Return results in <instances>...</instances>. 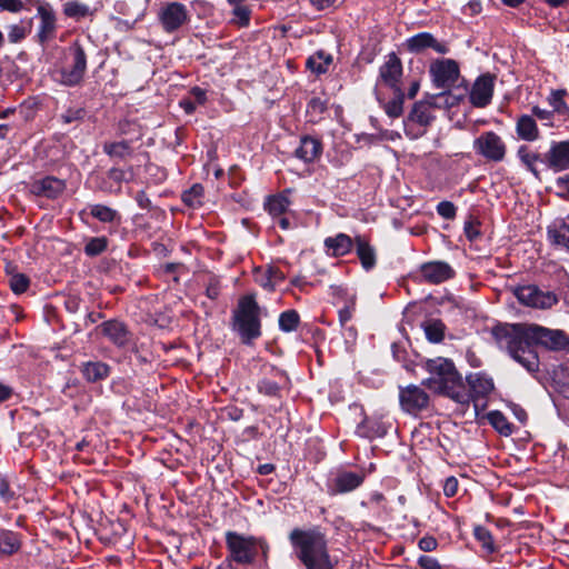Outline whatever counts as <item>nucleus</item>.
<instances>
[{"instance_id":"f257e3e1","label":"nucleus","mask_w":569,"mask_h":569,"mask_svg":"<svg viewBox=\"0 0 569 569\" xmlns=\"http://www.w3.org/2000/svg\"><path fill=\"white\" fill-rule=\"evenodd\" d=\"M500 349L506 350L510 357L527 371L536 372L539 359L530 342H535L550 350H569V337L561 330L548 329L538 325L498 326L492 330Z\"/></svg>"},{"instance_id":"f03ea898","label":"nucleus","mask_w":569,"mask_h":569,"mask_svg":"<svg viewBox=\"0 0 569 569\" xmlns=\"http://www.w3.org/2000/svg\"><path fill=\"white\" fill-rule=\"evenodd\" d=\"M297 558L307 569H335L326 535L317 527L293 529L289 535Z\"/></svg>"},{"instance_id":"7ed1b4c3","label":"nucleus","mask_w":569,"mask_h":569,"mask_svg":"<svg viewBox=\"0 0 569 569\" xmlns=\"http://www.w3.org/2000/svg\"><path fill=\"white\" fill-rule=\"evenodd\" d=\"M226 545L229 551L228 558L240 565H251L260 547L264 552L267 543L253 536H244L236 531L226 532Z\"/></svg>"},{"instance_id":"20e7f679","label":"nucleus","mask_w":569,"mask_h":569,"mask_svg":"<svg viewBox=\"0 0 569 569\" xmlns=\"http://www.w3.org/2000/svg\"><path fill=\"white\" fill-rule=\"evenodd\" d=\"M236 326L246 343L261 335L258 306L251 297H243L239 301Z\"/></svg>"},{"instance_id":"39448f33","label":"nucleus","mask_w":569,"mask_h":569,"mask_svg":"<svg viewBox=\"0 0 569 569\" xmlns=\"http://www.w3.org/2000/svg\"><path fill=\"white\" fill-rule=\"evenodd\" d=\"M86 69L87 57L84 50L78 42H74L68 49L64 64L57 71L58 80L64 86H77L82 80Z\"/></svg>"},{"instance_id":"423d86ee","label":"nucleus","mask_w":569,"mask_h":569,"mask_svg":"<svg viewBox=\"0 0 569 569\" xmlns=\"http://www.w3.org/2000/svg\"><path fill=\"white\" fill-rule=\"evenodd\" d=\"M426 368L431 375L428 379L429 383L437 385L436 388L440 391L453 388L461 379L453 363L445 358L428 360Z\"/></svg>"},{"instance_id":"0eeeda50","label":"nucleus","mask_w":569,"mask_h":569,"mask_svg":"<svg viewBox=\"0 0 569 569\" xmlns=\"http://www.w3.org/2000/svg\"><path fill=\"white\" fill-rule=\"evenodd\" d=\"M512 291L521 305L530 308L549 309L559 301L555 292L545 291L536 284L519 286Z\"/></svg>"},{"instance_id":"6e6552de","label":"nucleus","mask_w":569,"mask_h":569,"mask_svg":"<svg viewBox=\"0 0 569 569\" xmlns=\"http://www.w3.org/2000/svg\"><path fill=\"white\" fill-rule=\"evenodd\" d=\"M473 149L478 154L493 162L502 161L507 151L503 140L493 131L482 132L476 138Z\"/></svg>"},{"instance_id":"1a4fd4ad","label":"nucleus","mask_w":569,"mask_h":569,"mask_svg":"<svg viewBox=\"0 0 569 569\" xmlns=\"http://www.w3.org/2000/svg\"><path fill=\"white\" fill-rule=\"evenodd\" d=\"M467 382L476 411L485 409L487 406L486 398L495 388L492 379L483 372H475L467 376Z\"/></svg>"},{"instance_id":"9d476101","label":"nucleus","mask_w":569,"mask_h":569,"mask_svg":"<svg viewBox=\"0 0 569 569\" xmlns=\"http://www.w3.org/2000/svg\"><path fill=\"white\" fill-rule=\"evenodd\" d=\"M430 74L437 88H448L456 83L460 71L452 59L436 60L430 64Z\"/></svg>"},{"instance_id":"9b49d317","label":"nucleus","mask_w":569,"mask_h":569,"mask_svg":"<svg viewBox=\"0 0 569 569\" xmlns=\"http://www.w3.org/2000/svg\"><path fill=\"white\" fill-rule=\"evenodd\" d=\"M158 17L163 30L173 32L188 21L189 14L183 3L169 2L160 9Z\"/></svg>"},{"instance_id":"f8f14e48","label":"nucleus","mask_w":569,"mask_h":569,"mask_svg":"<svg viewBox=\"0 0 569 569\" xmlns=\"http://www.w3.org/2000/svg\"><path fill=\"white\" fill-rule=\"evenodd\" d=\"M399 401L403 411L416 415L427 408L429 396L420 387L410 385L406 388H400Z\"/></svg>"},{"instance_id":"ddd939ff","label":"nucleus","mask_w":569,"mask_h":569,"mask_svg":"<svg viewBox=\"0 0 569 569\" xmlns=\"http://www.w3.org/2000/svg\"><path fill=\"white\" fill-rule=\"evenodd\" d=\"M495 80V76L490 73L481 74L476 79L469 92V100L473 107L485 108L491 102Z\"/></svg>"},{"instance_id":"4468645a","label":"nucleus","mask_w":569,"mask_h":569,"mask_svg":"<svg viewBox=\"0 0 569 569\" xmlns=\"http://www.w3.org/2000/svg\"><path fill=\"white\" fill-rule=\"evenodd\" d=\"M29 190L37 197L57 199L66 190V182L56 177H44L30 183Z\"/></svg>"},{"instance_id":"2eb2a0df","label":"nucleus","mask_w":569,"mask_h":569,"mask_svg":"<svg viewBox=\"0 0 569 569\" xmlns=\"http://www.w3.org/2000/svg\"><path fill=\"white\" fill-rule=\"evenodd\" d=\"M363 480L362 472L340 471L329 483L328 490L331 495L347 493L360 487Z\"/></svg>"},{"instance_id":"dca6fc26","label":"nucleus","mask_w":569,"mask_h":569,"mask_svg":"<svg viewBox=\"0 0 569 569\" xmlns=\"http://www.w3.org/2000/svg\"><path fill=\"white\" fill-rule=\"evenodd\" d=\"M402 76V63L395 52L387 56L385 63L380 67V80L392 90H401L399 87Z\"/></svg>"},{"instance_id":"f3484780","label":"nucleus","mask_w":569,"mask_h":569,"mask_svg":"<svg viewBox=\"0 0 569 569\" xmlns=\"http://www.w3.org/2000/svg\"><path fill=\"white\" fill-rule=\"evenodd\" d=\"M99 328L102 335L119 348L127 347L131 343L132 336L126 325L118 320H108L102 322Z\"/></svg>"},{"instance_id":"a211bd4d","label":"nucleus","mask_w":569,"mask_h":569,"mask_svg":"<svg viewBox=\"0 0 569 569\" xmlns=\"http://www.w3.org/2000/svg\"><path fill=\"white\" fill-rule=\"evenodd\" d=\"M420 273L427 282L438 284L451 279L455 276V270L447 262L431 261L420 267Z\"/></svg>"},{"instance_id":"6ab92c4d","label":"nucleus","mask_w":569,"mask_h":569,"mask_svg":"<svg viewBox=\"0 0 569 569\" xmlns=\"http://www.w3.org/2000/svg\"><path fill=\"white\" fill-rule=\"evenodd\" d=\"M406 47L410 52L419 53L425 49L432 48L436 52L446 54L449 51L447 44L437 41L429 32H420L406 40Z\"/></svg>"},{"instance_id":"aec40b11","label":"nucleus","mask_w":569,"mask_h":569,"mask_svg":"<svg viewBox=\"0 0 569 569\" xmlns=\"http://www.w3.org/2000/svg\"><path fill=\"white\" fill-rule=\"evenodd\" d=\"M546 162L553 171L569 169V140L555 142L546 153Z\"/></svg>"},{"instance_id":"412c9836","label":"nucleus","mask_w":569,"mask_h":569,"mask_svg":"<svg viewBox=\"0 0 569 569\" xmlns=\"http://www.w3.org/2000/svg\"><path fill=\"white\" fill-rule=\"evenodd\" d=\"M547 233L552 244L569 251V217L553 220L548 226Z\"/></svg>"},{"instance_id":"4be33fe9","label":"nucleus","mask_w":569,"mask_h":569,"mask_svg":"<svg viewBox=\"0 0 569 569\" xmlns=\"http://www.w3.org/2000/svg\"><path fill=\"white\" fill-rule=\"evenodd\" d=\"M432 119L433 114L429 103L422 101L415 103L413 109L405 122L407 133L410 134V129L415 124L426 128L430 124Z\"/></svg>"},{"instance_id":"5701e85b","label":"nucleus","mask_w":569,"mask_h":569,"mask_svg":"<svg viewBox=\"0 0 569 569\" xmlns=\"http://www.w3.org/2000/svg\"><path fill=\"white\" fill-rule=\"evenodd\" d=\"M322 152V143L319 139L305 136L300 140L299 147L296 149L295 154L303 162H312L320 157Z\"/></svg>"},{"instance_id":"b1692460","label":"nucleus","mask_w":569,"mask_h":569,"mask_svg":"<svg viewBox=\"0 0 569 569\" xmlns=\"http://www.w3.org/2000/svg\"><path fill=\"white\" fill-rule=\"evenodd\" d=\"M289 379L281 370H273V379L263 378L258 382V390L269 397H278L282 388L288 386Z\"/></svg>"},{"instance_id":"393cba45","label":"nucleus","mask_w":569,"mask_h":569,"mask_svg":"<svg viewBox=\"0 0 569 569\" xmlns=\"http://www.w3.org/2000/svg\"><path fill=\"white\" fill-rule=\"evenodd\" d=\"M327 252L333 257H341L349 253L353 247L352 239L346 233H338L335 237L325 239Z\"/></svg>"},{"instance_id":"a878e982","label":"nucleus","mask_w":569,"mask_h":569,"mask_svg":"<svg viewBox=\"0 0 569 569\" xmlns=\"http://www.w3.org/2000/svg\"><path fill=\"white\" fill-rule=\"evenodd\" d=\"M516 132L521 140L535 141L539 138V130L532 116L522 114L516 123Z\"/></svg>"},{"instance_id":"bb28decb","label":"nucleus","mask_w":569,"mask_h":569,"mask_svg":"<svg viewBox=\"0 0 569 569\" xmlns=\"http://www.w3.org/2000/svg\"><path fill=\"white\" fill-rule=\"evenodd\" d=\"M356 433L363 438H379L387 433V427L383 422L372 418H365L356 429Z\"/></svg>"},{"instance_id":"cd10ccee","label":"nucleus","mask_w":569,"mask_h":569,"mask_svg":"<svg viewBox=\"0 0 569 569\" xmlns=\"http://www.w3.org/2000/svg\"><path fill=\"white\" fill-rule=\"evenodd\" d=\"M356 252L360 259L361 266L366 270H370L376 264V252L369 242L362 237H356Z\"/></svg>"},{"instance_id":"c85d7f7f","label":"nucleus","mask_w":569,"mask_h":569,"mask_svg":"<svg viewBox=\"0 0 569 569\" xmlns=\"http://www.w3.org/2000/svg\"><path fill=\"white\" fill-rule=\"evenodd\" d=\"M38 13L41 19V23H40L39 31H38V37L41 42H44L52 36V33L56 29V17H54V13L50 9H48L43 6H40L38 8Z\"/></svg>"},{"instance_id":"c756f323","label":"nucleus","mask_w":569,"mask_h":569,"mask_svg":"<svg viewBox=\"0 0 569 569\" xmlns=\"http://www.w3.org/2000/svg\"><path fill=\"white\" fill-rule=\"evenodd\" d=\"M81 371L88 381L96 382L109 376V366L101 361H89L83 365Z\"/></svg>"},{"instance_id":"7c9ffc66","label":"nucleus","mask_w":569,"mask_h":569,"mask_svg":"<svg viewBox=\"0 0 569 569\" xmlns=\"http://www.w3.org/2000/svg\"><path fill=\"white\" fill-rule=\"evenodd\" d=\"M332 63V56L322 50L317 51L307 60V67L317 74L326 73Z\"/></svg>"},{"instance_id":"2f4dec72","label":"nucleus","mask_w":569,"mask_h":569,"mask_svg":"<svg viewBox=\"0 0 569 569\" xmlns=\"http://www.w3.org/2000/svg\"><path fill=\"white\" fill-rule=\"evenodd\" d=\"M517 156L521 163L536 177H538V170L536 168L537 162L541 161L540 154L532 151L528 146H520L517 151Z\"/></svg>"},{"instance_id":"473e14b6","label":"nucleus","mask_w":569,"mask_h":569,"mask_svg":"<svg viewBox=\"0 0 569 569\" xmlns=\"http://www.w3.org/2000/svg\"><path fill=\"white\" fill-rule=\"evenodd\" d=\"M488 421L490 425L502 436H510L512 433V426L506 418V416L498 411L493 410L487 415Z\"/></svg>"},{"instance_id":"72a5a7b5","label":"nucleus","mask_w":569,"mask_h":569,"mask_svg":"<svg viewBox=\"0 0 569 569\" xmlns=\"http://www.w3.org/2000/svg\"><path fill=\"white\" fill-rule=\"evenodd\" d=\"M20 548V541L17 533L12 531H2L0 533V553L12 555Z\"/></svg>"},{"instance_id":"f704fd0d","label":"nucleus","mask_w":569,"mask_h":569,"mask_svg":"<svg viewBox=\"0 0 569 569\" xmlns=\"http://www.w3.org/2000/svg\"><path fill=\"white\" fill-rule=\"evenodd\" d=\"M63 13L69 17L77 20H80L91 13L90 8L78 1V0H71L64 3L63 6Z\"/></svg>"},{"instance_id":"c9c22d12","label":"nucleus","mask_w":569,"mask_h":569,"mask_svg":"<svg viewBox=\"0 0 569 569\" xmlns=\"http://www.w3.org/2000/svg\"><path fill=\"white\" fill-rule=\"evenodd\" d=\"M103 151L111 158L124 159L132 153L128 141L104 143Z\"/></svg>"},{"instance_id":"e433bc0d","label":"nucleus","mask_w":569,"mask_h":569,"mask_svg":"<svg viewBox=\"0 0 569 569\" xmlns=\"http://www.w3.org/2000/svg\"><path fill=\"white\" fill-rule=\"evenodd\" d=\"M423 331L430 342L438 343L443 339L445 325L439 320H430L423 325Z\"/></svg>"},{"instance_id":"4c0bfd02","label":"nucleus","mask_w":569,"mask_h":569,"mask_svg":"<svg viewBox=\"0 0 569 569\" xmlns=\"http://www.w3.org/2000/svg\"><path fill=\"white\" fill-rule=\"evenodd\" d=\"M290 201L286 194H278L268 198L266 202V207L270 214L280 216L289 207Z\"/></svg>"},{"instance_id":"58836bf2","label":"nucleus","mask_w":569,"mask_h":569,"mask_svg":"<svg viewBox=\"0 0 569 569\" xmlns=\"http://www.w3.org/2000/svg\"><path fill=\"white\" fill-rule=\"evenodd\" d=\"M203 193V187L199 183H196L189 190L182 193V200L187 206L197 208L202 203Z\"/></svg>"},{"instance_id":"ea45409f","label":"nucleus","mask_w":569,"mask_h":569,"mask_svg":"<svg viewBox=\"0 0 569 569\" xmlns=\"http://www.w3.org/2000/svg\"><path fill=\"white\" fill-rule=\"evenodd\" d=\"M90 213L101 222H112L119 218L118 212L114 209L103 204L90 206Z\"/></svg>"},{"instance_id":"a19ab883","label":"nucleus","mask_w":569,"mask_h":569,"mask_svg":"<svg viewBox=\"0 0 569 569\" xmlns=\"http://www.w3.org/2000/svg\"><path fill=\"white\" fill-rule=\"evenodd\" d=\"M565 94V90L551 91L550 96L548 97V101L553 109L552 112H557L561 116H566L569 113V107L563 99Z\"/></svg>"},{"instance_id":"79ce46f5","label":"nucleus","mask_w":569,"mask_h":569,"mask_svg":"<svg viewBox=\"0 0 569 569\" xmlns=\"http://www.w3.org/2000/svg\"><path fill=\"white\" fill-rule=\"evenodd\" d=\"M299 323V315L296 310H287L279 317V327L284 332H290L297 329Z\"/></svg>"},{"instance_id":"37998d69","label":"nucleus","mask_w":569,"mask_h":569,"mask_svg":"<svg viewBox=\"0 0 569 569\" xmlns=\"http://www.w3.org/2000/svg\"><path fill=\"white\" fill-rule=\"evenodd\" d=\"M30 280L29 278L23 273H13L9 278V286L11 290L17 293H23L29 288Z\"/></svg>"},{"instance_id":"c03bdc74","label":"nucleus","mask_w":569,"mask_h":569,"mask_svg":"<svg viewBox=\"0 0 569 569\" xmlns=\"http://www.w3.org/2000/svg\"><path fill=\"white\" fill-rule=\"evenodd\" d=\"M393 91H395V99L387 103L386 112L388 113V116L396 118V117H399L402 112L405 94L401 90H393Z\"/></svg>"},{"instance_id":"a18cd8bd","label":"nucleus","mask_w":569,"mask_h":569,"mask_svg":"<svg viewBox=\"0 0 569 569\" xmlns=\"http://www.w3.org/2000/svg\"><path fill=\"white\" fill-rule=\"evenodd\" d=\"M107 248V239L104 237H96L91 238L86 247L84 252L90 256L94 257L103 252Z\"/></svg>"},{"instance_id":"49530a36","label":"nucleus","mask_w":569,"mask_h":569,"mask_svg":"<svg viewBox=\"0 0 569 569\" xmlns=\"http://www.w3.org/2000/svg\"><path fill=\"white\" fill-rule=\"evenodd\" d=\"M28 28L24 23L8 27V39L11 43H18L27 36Z\"/></svg>"},{"instance_id":"de8ad7c7","label":"nucleus","mask_w":569,"mask_h":569,"mask_svg":"<svg viewBox=\"0 0 569 569\" xmlns=\"http://www.w3.org/2000/svg\"><path fill=\"white\" fill-rule=\"evenodd\" d=\"M232 21L240 27H244L250 20V10L244 6H236L232 11Z\"/></svg>"},{"instance_id":"09e8293b","label":"nucleus","mask_w":569,"mask_h":569,"mask_svg":"<svg viewBox=\"0 0 569 569\" xmlns=\"http://www.w3.org/2000/svg\"><path fill=\"white\" fill-rule=\"evenodd\" d=\"M254 278H256V282L259 286H261L263 289H266L268 291L274 290L276 287L273 286L267 269H262V268L257 269Z\"/></svg>"},{"instance_id":"8fccbe9b","label":"nucleus","mask_w":569,"mask_h":569,"mask_svg":"<svg viewBox=\"0 0 569 569\" xmlns=\"http://www.w3.org/2000/svg\"><path fill=\"white\" fill-rule=\"evenodd\" d=\"M456 212V206L450 201H441L437 204V213L445 219H453Z\"/></svg>"},{"instance_id":"3c124183","label":"nucleus","mask_w":569,"mask_h":569,"mask_svg":"<svg viewBox=\"0 0 569 569\" xmlns=\"http://www.w3.org/2000/svg\"><path fill=\"white\" fill-rule=\"evenodd\" d=\"M84 116V111L83 109L81 108H70L68 110H66V112H63L61 114V120L69 124V123H72V122H76V121H79L83 118Z\"/></svg>"},{"instance_id":"603ef678","label":"nucleus","mask_w":569,"mask_h":569,"mask_svg":"<svg viewBox=\"0 0 569 569\" xmlns=\"http://www.w3.org/2000/svg\"><path fill=\"white\" fill-rule=\"evenodd\" d=\"M476 536L481 541L482 547L488 552H493L495 551L493 540H492V537H491L489 531H487L485 529H481V528H478L476 530Z\"/></svg>"},{"instance_id":"864d4df0","label":"nucleus","mask_w":569,"mask_h":569,"mask_svg":"<svg viewBox=\"0 0 569 569\" xmlns=\"http://www.w3.org/2000/svg\"><path fill=\"white\" fill-rule=\"evenodd\" d=\"M458 492V480L455 477H449L443 483V493L446 497H455Z\"/></svg>"},{"instance_id":"5fc2aeb1","label":"nucleus","mask_w":569,"mask_h":569,"mask_svg":"<svg viewBox=\"0 0 569 569\" xmlns=\"http://www.w3.org/2000/svg\"><path fill=\"white\" fill-rule=\"evenodd\" d=\"M465 233L470 241L476 240L480 236L478 222L473 220L467 221L465 223Z\"/></svg>"},{"instance_id":"6e6d98bb","label":"nucleus","mask_w":569,"mask_h":569,"mask_svg":"<svg viewBox=\"0 0 569 569\" xmlns=\"http://www.w3.org/2000/svg\"><path fill=\"white\" fill-rule=\"evenodd\" d=\"M189 97L191 98V100L198 106H201V104H204V102L207 101V92L206 90L199 88V87H193L190 91H189Z\"/></svg>"},{"instance_id":"4d7b16f0","label":"nucleus","mask_w":569,"mask_h":569,"mask_svg":"<svg viewBox=\"0 0 569 569\" xmlns=\"http://www.w3.org/2000/svg\"><path fill=\"white\" fill-rule=\"evenodd\" d=\"M418 565L423 569H440L438 560L430 556H420L418 558Z\"/></svg>"},{"instance_id":"13d9d810","label":"nucleus","mask_w":569,"mask_h":569,"mask_svg":"<svg viewBox=\"0 0 569 569\" xmlns=\"http://www.w3.org/2000/svg\"><path fill=\"white\" fill-rule=\"evenodd\" d=\"M0 8L10 12H19L23 8L21 0H0Z\"/></svg>"},{"instance_id":"bf43d9fd","label":"nucleus","mask_w":569,"mask_h":569,"mask_svg":"<svg viewBox=\"0 0 569 569\" xmlns=\"http://www.w3.org/2000/svg\"><path fill=\"white\" fill-rule=\"evenodd\" d=\"M418 546L422 551L429 552L436 550L438 542L433 537L426 536L419 540Z\"/></svg>"},{"instance_id":"052dcab7","label":"nucleus","mask_w":569,"mask_h":569,"mask_svg":"<svg viewBox=\"0 0 569 569\" xmlns=\"http://www.w3.org/2000/svg\"><path fill=\"white\" fill-rule=\"evenodd\" d=\"M532 116L537 117L539 120L545 121L546 124H551L552 111L547 109H542L540 107L532 108Z\"/></svg>"},{"instance_id":"680f3d73","label":"nucleus","mask_w":569,"mask_h":569,"mask_svg":"<svg viewBox=\"0 0 569 569\" xmlns=\"http://www.w3.org/2000/svg\"><path fill=\"white\" fill-rule=\"evenodd\" d=\"M274 287L284 280V274L276 267L266 268Z\"/></svg>"},{"instance_id":"e2e57ef3","label":"nucleus","mask_w":569,"mask_h":569,"mask_svg":"<svg viewBox=\"0 0 569 569\" xmlns=\"http://www.w3.org/2000/svg\"><path fill=\"white\" fill-rule=\"evenodd\" d=\"M108 176L111 180L117 181V182L128 180V172L122 169H118V168H112L109 171Z\"/></svg>"},{"instance_id":"0e129e2a","label":"nucleus","mask_w":569,"mask_h":569,"mask_svg":"<svg viewBox=\"0 0 569 569\" xmlns=\"http://www.w3.org/2000/svg\"><path fill=\"white\" fill-rule=\"evenodd\" d=\"M353 309L349 306L339 310V322L345 327L348 321L352 318Z\"/></svg>"},{"instance_id":"69168bd1","label":"nucleus","mask_w":569,"mask_h":569,"mask_svg":"<svg viewBox=\"0 0 569 569\" xmlns=\"http://www.w3.org/2000/svg\"><path fill=\"white\" fill-rule=\"evenodd\" d=\"M136 201H137L138 206L142 209H149L151 207V201L144 191H139L137 193Z\"/></svg>"},{"instance_id":"338daca9","label":"nucleus","mask_w":569,"mask_h":569,"mask_svg":"<svg viewBox=\"0 0 569 569\" xmlns=\"http://www.w3.org/2000/svg\"><path fill=\"white\" fill-rule=\"evenodd\" d=\"M338 0H310L317 10H325L332 7Z\"/></svg>"},{"instance_id":"774afa93","label":"nucleus","mask_w":569,"mask_h":569,"mask_svg":"<svg viewBox=\"0 0 569 569\" xmlns=\"http://www.w3.org/2000/svg\"><path fill=\"white\" fill-rule=\"evenodd\" d=\"M180 106L188 114L192 113L197 108V104L191 100L190 97L182 99L180 101Z\"/></svg>"}]
</instances>
